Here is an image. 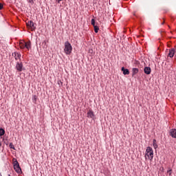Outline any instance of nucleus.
Instances as JSON below:
<instances>
[{"instance_id":"14","label":"nucleus","mask_w":176,"mask_h":176,"mask_svg":"<svg viewBox=\"0 0 176 176\" xmlns=\"http://www.w3.org/2000/svg\"><path fill=\"white\" fill-rule=\"evenodd\" d=\"M153 146L154 148H155V149L157 148L158 146H157L156 139L153 140Z\"/></svg>"},{"instance_id":"24","label":"nucleus","mask_w":176,"mask_h":176,"mask_svg":"<svg viewBox=\"0 0 176 176\" xmlns=\"http://www.w3.org/2000/svg\"><path fill=\"white\" fill-rule=\"evenodd\" d=\"M1 146V141H0V147Z\"/></svg>"},{"instance_id":"23","label":"nucleus","mask_w":176,"mask_h":176,"mask_svg":"<svg viewBox=\"0 0 176 176\" xmlns=\"http://www.w3.org/2000/svg\"><path fill=\"white\" fill-rule=\"evenodd\" d=\"M62 0H56V1H58V3H60V1H61Z\"/></svg>"},{"instance_id":"4","label":"nucleus","mask_w":176,"mask_h":176,"mask_svg":"<svg viewBox=\"0 0 176 176\" xmlns=\"http://www.w3.org/2000/svg\"><path fill=\"white\" fill-rule=\"evenodd\" d=\"M13 164H14V168L16 173L20 174V173H22V170L19 166V163L16 160H13Z\"/></svg>"},{"instance_id":"16","label":"nucleus","mask_w":176,"mask_h":176,"mask_svg":"<svg viewBox=\"0 0 176 176\" xmlns=\"http://www.w3.org/2000/svg\"><path fill=\"white\" fill-rule=\"evenodd\" d=\"M6 133L5 129H3V128H0V136H3V135H4Z\"/></svg>"},{"instance_id":"1","label":"nucleus","mask_w":176,"mask_h":176,"mask_svg":"<svg viewBox=\"0 0 176 176\" xmlns=\"http://www.w3.org/2000/svg\"><path fill=\"white\" fill-rule=\"evenodd\" d=\"M72 50H73V47H72L71 43L68 41H67L65 43L64 52L67 55H70Z\"/></svg>"},{"instance_id":"19","label":"nucleus","mask_w":176,"mask_h":176,"mask_svg":"<svg viewBox=\"0 0 176 176\" xmlns=\"http://www.w3.org/2000/svg\"><path fill=\"white\" fill-rule=\"evenodd\" d=\"M94 31H95V32H98V31H99L98 26H96V25H95V26H94Z\"/></svg>"},{"instance_id":"22","label":"nucleus","mask_w":176,"mask_h":176,"mask_svg":"<svg viewBox=\"0 0 176 176\" xmlns=\"http://www.w3.org/2000/svg\"><path fill=\"white\" fill-rule=\"evenodd\" d=\"M28 1L29 3H31L32 4H33V3H34L33 0H28Z\"/></svg>"},{"instance_id":"17","label":"nucleus","mask_w":176,"mask_h":176,"mask_svg":"<svg viewBox=\"0 0 176 176\" xmlns=\"http://www.w3.org/2000/svg\"><path fill=\"white\" fill-rule=\"evenodd\" d=\"M172 173H173L172 168H169V169L167 170V175H168V176L172 175Z\"/></svg>"},{"instance_id":"20","label":"nucleus","mask_w":176,"mask_h":176,"mask_svg":"<svg viewBox=\"0 0 176 176\" xmlns=\"http://www.w3.org/2000/svg\"><path fill=\"white\" fill-rule=\"evenodd\" d=\"M10 148H13L14 150H15V147H14L13 143H10Z\"/></svg>"},{"instance_id":"13","label":"nucleus","mask_w":176,"mask_h":176,"mask_svg":"<svg viewBox=\"0 0 176 176\" xmlns=\"http://www.w3.org/2000/svg\"><path fill=\"white\" fill-rule=\"evenodd\" d=\"M21 53H14L15 60H21Z\"/></svg>"},{"instance_id":"15","label":"nucleus","mask_w":176,"mask_h":176,"mask_svg":"<svg viewBox=\"0 0 176 176\" xmlns=\"http://www.w3.org/2000/svg\"><path fill=\"white\" fill-rule=\"evenodd\" d=\"M32 102H34V104H36L37 96L36 95H32Z\"/></svg>"},{"instance_id":"9","label":"nucleus","mask_w":176,"mask_h":176,"mask_svg":"<svg viewBox=\"0 0 176 176\" xmlns=\"http://www.w3.org/2000/svg\"><path fill=\"white\" fill-rule=\"evenodd\" d=\"M144 72L146 74H151V67H150L149 66H146L144 69Z\"/></svg>"},{"instance_id":"10","label":"nucleus","mask_w":176,"mask_h":176,"mask_svg":"<svg viewBox=\"0 0 176 176\" xmlns=\"http://www.w3.org/2000/svg\"><path fill=\"white\" fill-rule=\"evenodd\" d=\"M170 135L172 138H176V129H172L170 130Z\"/></svg>"},{"instance_id":"11","label":"nucleus","mask_w":176,"mask_h":176,"mask_svg":"<svg viewBox=\"0 0 176 176\" xmlns=\"http://www.w3.org/2000/svg\"><path fill=\"white\" fill-rule=\"evenodd\" d=\"M121 70L123 72V74H124V75L130 74V72H129V69H125L124 67H122L121 68Z\"/></svg>"},{"instance_id":"2","label":"nucleus","mask_w":176,"mask_h":176,"mask_svg":"<svg viewBox=\"0 0 176 176\" xmlns=\"http://www.w3.org/2000/svg\"><path fill=\"white\" fill-rule=\"evenodd\" d=\"M19 46L21 49H28V50H30L32 47V43L31 41H28V42H25V41H21L19 43Z\"/></svg>"},{"instance_id":"8","label":"nucleus","mask_w":176,"mask_h":176,"mask_svg":"<svg viewBox=\"0 0 176 176\" xmlns=\"http://www.w3.org/2000/svg\"><path fill=\"white\" fill-rule=\"evenodd\" d=\"M87 118H90L91 119H94L95 118L94 112L91 109H89V111H88Z\"/></svg>"},{"instance_id":"21","label":"nucleus","mask_w":176,"mask_h":176,"mask_svg":"<svg viewBox=\"0 0 176 176\" xmlns=\"http://www.w3.org/2000/svg\"><path fill=\"white\" fill-rule=\"evenodd\" d=\"M3 8V6L1 3H0V10H2Z\"/></svg>"},{"instance_id":"3","label":"nucleus","mask_w":176,"mask_h":176,"mask_svg":"<svg viewBox=\"0 0 176 176\" xmlns=\"http://www.w3.org/2000/svg\"><path fill=\"white\" fill-rule=\"evenodd\" d=\"M153 156H154V153L152 147H147L146 150L145 158L151 159V160H152V159L153 158Z\"/></svg>"},{"instance_id":"12","label":"nucleus","mask_w":176,"mask_h":176,"mask_svg":"<svg viewBox=\"0 0 176 176\" xmlns=\"http://www.w3.org/2000/svg\"><path fill=\"white\" fill-rule=\"evenodd\" d=\"M139 72V69L138 67H133L132 69V75L135 76Z\"/></svg>"},{"instance_id":"18","label":"nucleus","mask_w":176,"mask_h":176,"mask_svg":"<svg viewBox=\"0 0 176 176\" xmlns=\"http://www.w3.org/2000/svg\"><path fill=\"white\" fill-rule=\"evenodd\" d=\"M91 25H94V28L95 29V25H96V21H95V19H91Z\"/></svg>"},{"instance_id":"6","label":"nucleus","mask_w":176,"mask_h":176,"mask_svg":"<svg viewBox=\"0 0 176 176\" xmlns=\"http://www.w3.org/2000/svg\"><path fill=\"white\" fill-rule=\"evenodd\" d=\"M175 54V49H174V48L169 49L168 57H169L170 58H173L174 57Z\"/></svg>"},{"instance_id":"5","label":"nucleus","mask_w":176,"mask_h":176,"mask_svg":"<svg viewBox=\"0 0 176 176\" xmlns=\"http://www.w3.org/2000/svg\"><path fill=\"white\" fill-rule=\"evenodd\" d=\"M26 25L28 28L31 31H34L36 28V26H34V23L32 21H29L28 22H27Z\"/></svg>"},{"instance_id":"7","label":"nucleus","mask_w":176,"mask_h":176,"mask_svg":"<svg viewBox=\"0 0 176 176\" xmlns=\"http://www.w3.org/2000/svg\"><path fill=\"white\" fill-rule=\"evenodd\" d=\"M16 70H18V72H22V70H23L22 62H21V63L17 62V63L16 65Z\"/></svg>"}]
</instances>
